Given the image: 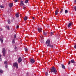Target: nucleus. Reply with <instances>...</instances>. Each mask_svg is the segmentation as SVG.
<instances>
[{"label": "nucleus", "instance_id": "obj_26", "mask_svg": "<svg viewBox=\"0 0 76 76\" xmlns=\"http://www.w3.org/2000/svg\"><path fill=\"white\" fill-rule=\"evenodd\" d=\"M28 1H29V0H26V1H25V3H28Z\"/></svg>", "mask_w": 76, "mask_h": 76}, {"label": "nucleus", "instance_id": "obj_23", "mask_svg": "<svg viewBox=\"0 0 76 76\" xmlns=\"http://www.w3.org/2000/svg\"><path fill=\"white\" fill-rule=\"evenodd\" d=\"M4 64L7 65V61H5V62H4Z\"/></svg>", "mask_w": 76, "mask_h": 76}, {"label": "nucleus", "instance_id": "obj_2", "mask_svg": "<svg viewBox=\"0 0 76 76\" xmlns=\"http://www.w3.org/2000/svg\"><path fill=\"white\" fill-rule=\"evenodd\" d=\"M46 44H47V47H49L51 48H53V45L50 44V40L49 39L47 40L46 42Z\"/></svg>", "mask_w": 76, "mask_h": 76}, {"label": "nucleus", "instance_id": "obj_8", "mask_svg": "<svg viewBox=\"0 0 76 76\" xmlns=\"http://www.w3.org/2000/svg\"><path fill=\"white\" fill-rule=\"evenodd\" d=\"M13 3H10L9 4V7L11 8L12 6H13Z\"/></svg>", "mask_w": 76, "mask_h": 76}, {"label": "nucleus", "instance_id": "obj_9", "mask_svg": "<svg viewBox=\"0 0 76 76\" xmlns=\"http://www.w3.org/2000/svg\"><path fill=\"white\" fill-rule=\"evenodd\" d=\"M42 38H43V36H41V42H42V43L44 42V40H43L42 39Z\"/></svg>", "mask_w": 76, "mask_h": 76}, {"label": "nucleus", "instance_id": "obj_29", "mask_svg": "<svg viewBox=\"0 0 76 76\" xmlns=\"http://www.w3.org/2000/svg\"><path fill=\"white\" fill-rule=\"evenodd\" d=\"M65 13H69V12H68V11H67V10H65Z\"/></svg>", "mask_w": 76, "mask_h": 76}, {"label": "nucleus", "instance_id": "obj_37", "mask_svg": "<svg viewBox=\"0 0 76 76\" xmlns=\"http://www.w3.org/2000/svg\"><path fill=\"white\" fill-rule=\"evenodd\" d=\"M5 68H7V65H6L5 66Z\"/></svg>", "mask_w": 76, "mask_h": 76}, {"label": "nucleus", "instance_id": "obj_34", "mask_svg": "<svg viewBox=\"0 0 76 76\" xmlns=\"http://www.w3.org/2000/svg\"><path fill=\"white\" fill-rule=\"evenodd\" d=\"M71 63V61H69L68 62V65H69Z\"/></svg>", "mask_w": 76, "mask_h": 76}, {"label": "nucleus", "instance_id": "obj_3", "mask_svg": "<svg viewBox=\"0 0 76 76\" xmlns=\"http://www.w3.org/2000/svg\"><path fill=\"white\" fill-rule=\"evenodd\" d=\"M2 53H3V56L4 57L6 56V49L5 48H3L2 50Z\"/></svg>", "mask_w": 76, "mask_h": 76}, {"label": "nucleus", "instance_id": "obj_5", "mask_svg": "<svg viewBox=\"0 0 76 76\" xmlns=\"http://www.w3.org/2000/svg\"><path fill=\"white\" fill-rule=\"evenodd\" d=\"M20 6H23V7H25V5L23 3V1H21L20 2Z\"/></svg>", "mask_w": 76, "mask_h": 76}, {"label": "nucleus", "instance_id": "obj_44", "mask_svg": "<svg viewBox=\"0 0 76 76\" xmlns=\"http://www.w3.org/2000/svg\"><path fill=\"white\" fill-rule=\"evenodd\" d=\"M1 31H3V28H1Z\"/></svg>", "mask_w": 76, "mask_h": 76}, {"label": "nucleus", "instance_id": "obj_41", "mask_svg": "<svg viewBox=\"0 0 76 76\" xmlns=\"http://www.w3.org/2000/svg\"><path fill=\"white\" fill-rule=\"evenodd\" d=\"M35 18H34V17H33L32 18V19H33V20H34Z\"/></svg>", "mask_w": 76, "mask_h": 76}, {"label": "nucleus", "instance_id": "obj_6", "mask_svg": "<svg viewBox=\"0 0 76 76\" xmlns=\"http://www.w3.org/2000/svg\"><path fill=\"white\" fill-rule=\"evenodd\" d=\"M35 62V60L33 59H31L30 60V63L31 64H33Z\"/></svg>", "mask_w": 76, "mask_h": 76}, {"label": "nucleus", "instance_id": "obj_27", "mask_svg": "<svg viewBox=\"0 0 76 76\" xmlns=\"http://www.w3.org/2000/svg\"><path fill=\"white\" fill-rule=\"evenodd\" d=\"M14 39H15L16 38V34H15L14 36Z\"/></svg>", "mask_w": 76, "mask_h": 76}, {"label": "nucleus", "instance_id": "obj_4", "mask_svg": "<svg viewBox=\"0 0 76 76\" xmlns=\"http://www.w3.org/2000/svg\"><path fill=\"white\" fill-rule=\"evenodd\" d=\"M13 66L14 67H15L16 69H18V64L17 63H15L13 64Z\"/></svg>", "mask_w": 76, "mask_h": 76}, {"label": "nucleus", "instance_id": "obj_42", "mask_svg": "<svg viewBox=\"0 0 76 76\" xmlns=\"http://www.w3.org/2000/svg\"><path fill=\"white\" fill-rule=\"evenodd\" d=\"M1 60H2L1 58H0V61H1Z\"/></svg>", "mask_w": 76, "mask_h": 76}, {"label": "nucleus", "instance_id": "obj_18", "mask_svg": "<svg viewBox=\"0 0 76 76\" xmlns=\"http://www.w3.org/2000/svg\"><path fill=\"white\" fill-rule=\"evenodd\" d=\"M12 42L13 44H15V39H14L12 40Z\"/></svg>", "mask_w": 76, "mask_h": 76}, {"label": "nucleus", "instance_id": "obj_13", "mask_svg": "<svg viewBox=\"0 0 76 76\" xmlns=\"http://www.w3.org/2000/svg\"><path fill=\"white\" fill-rule=\"evenodd\" d=\"M42 28H39L38 29V31L39 32H41L42 31Z\"/></svg>", "mask_w": 76, "mask_h": 76}, {"label": "nucleus", "instance_id": "obj_32", "mask_svg": "<svg viewBox=\"0 0 76 76\" xmlns=\"http://www.w3.org/2000/svg\"><path fill=\"white\" fill-rule=\"evenodd\" d=\"M0 73H3V71L1 69H0Z\"/></svg>", "mask_w": 76, "mask_h": 76}, {"label": "nucleus", "instance_id": "obj_28", "mask_svg": "<svg viewBox=\"0 0 76 76\" xmlns=\"http://www.w3.org/2000/svg\"><path fill=\"white\" fill-rule=\"evenodd\" d=\"M17 48L16 47V46H15V51H17L18 50V49H17Z\"/></svg>", "mask_w": 76, "mask_h": 76}, {"label": "nucleus", "instance_id": "obj_25", "mask_svg": "<svg viewBox=\"0 0 76 76\" xmlns=\"http://www.w3.org/2000/svg\"><path fill=\"white\" fill-rule=\"evenodd\" d=\"M8 22L9 24H10V20H8Z\"/></svg>", "mask_w": 76, "mask_h": 76}, {"label": "nucleus", "instance_id": "obj_20", "mask_svg": "<svg viewBox=\"0 0 76 76\" xmlns=\"http://www.w3.org/2000/svg\"><path fill=\"white\" fill-rule=\"evenodd\" d=\"M27 19H28V18L26 16L24 18V20H27Z\"/></svg>", "mask_w": 76, "mask_h": 76}, {"label": "nucleus", "instance_id": "obj_17", "mask_svg": "<svg viewBox=\"0 0 76 76\" xmlns=\"http://www.w3.org/2000/svg\"><path fill=\"white\" fill-rule=\"evenodd\" d=\"M58 11H57V10H56L55 11V15H57L58 14Z\"/></svg>", "mask_w": 76, "mask_h": 76}, {"label": "nucleus", "instance_id": "obj_10", "mask_svg": "<svg viewBox=\"0 0 76 76\" xmlns=\"http://www.w3.org/2000/svg\"><path fill=\"white\" fill-rule=\"evenodd\" d=\"M61 65L63 69H66V67H65V66H64V64H61Z\"/></svg>", "mask_w": 76, "mask_h": 76}, {"label": "nucleus", "instance_id": "obj_33", "mask_svg": "<svg viewBox=\"0 0 76 76\" xmlns=\"http://www.w3.org/2000/svg\"><path fill=\"white\" fill-rule=\"evenodd\" d=\"M74 9L75 10L76 12V6H75L74 7Z\"/></svg>", "mask_w": 76, "mask_h": 76}, {"label": "nucleus", "instance_id": "obj_35", "mask_svg": "<svg viewBox=\"0 0 76 76\" xmlns=\"http://www.w3.org/2000/svg\"><path fill=\"white\" fill-rule=\"evenodd\" d=\"M18 0H15V3H16V2H18Z\"/></svg>", "mask_w": 76, "mask_h": 76}, {"label": "nucleus", "instance_id": "obj_19", "mask_svg": "<svg viewBox=\"0 0 76 76\" xmlns=\"http://www.w3.org/2000/svg\"><path fill=\"white\" fill-rule=\"evenodd\" d=\"M6 27L7 28V29H8V30H9V26H6Z\"/></svg>", "mask_w": 76, "mask_h": 76}, {"label": "nucleus", "instance_id": "obj_36", "mask_svg": "<svg viewBox=\"0 0 76 76\" xmlns=\"http://www.w3.org/2000/svg\"><path fill=\"white\" fill-rule=\"evenodd\" d=\"M23 7V9H24V10H25V9H26V7Z\"/></svg>", "mask_w": 76, "mask_h": 76}, {"label": "nucleus", "instance_id": "obj_24", "mask_svg": "<svg viewBox=\"0 0 76 76\" xmlns=\"http://www.w3.org/2000/svg\"><path fill=\"white\" fill-rule=\"evenodd\" d=\"M25 50L26 51H28V48H25Z\"/></svg>", "mask_w": 76, "mask_h": 76}, {"label": "nucleus", "instance_id": "obj_43", "mask_svg": "<svg viewBox=\"0 0 76 76\" xmlns=\"http://www.w3.org/2000/svg\"><path fill=\"white\" fill-rule=\"evenodd\" d=\"M57 10L58 11V8H57Z\"/></svg>", "mask_w": 76, "mask_h": 76}, {"label": "nucleus", "instance_id": "obj_45", "mask_svg": "<svg viewBox=\"0 0 76 76\" xmlns=\"http://www.w3.org/2000/svg\"><path fill=\"white\" fill-rule=\"evenodd\" d=\"M1 55H0V58H1Z\"/></svg>", "mask_w": 76, "mask_h": 76}, {"label": "nucleus", "instance_id": "obj_15", "mask_svg": "<svg viewBox=\"0 0 76 76\" xmlns=\"http://www.w3.org/2000/svg\"><path fill=\"white\" fill-rule=\"evenodd\" d=\"M47 32L46 31H44L43 32V34L44 35H47Z\"/></svg>", "mask_w": 76, "mask_h": 76}, {"label": "nucleus", "instance_id": "obj_11", "mask_svg": "<svg viewBox=\"0 0 76 76\" xmlns=\"http://www.w3.org/2000/svg\"><path fill=\"white\" fill-rule=\"evenodd\" d=\"M71 63H73V64L75 63V60L74 59H72L71 60Z\"/></svg>", "mask_w": 76, "mask_h": 76}, {"label": "nucleus", "instance_id": "obj_39", "mask_svg": "<svg viewBox=\"0 0 76 76\" xmlns=\"http://www.w3.org/2000/svg\"><path fill=\"white\" fill-rule=\"evenodd\" d=\"M17 28H19V26H16Z\"/></svg>", "mask_w": 76, "mask_h": 76}, {"label": "nucleus", "instance_id": "obj_1", "mask_svg": "<svg viewBox=\"0 0 76 76\" xmlns=\"http://www.w3.org/2000/svg\"><path fill=\"white\" fill-rule=\"evenodd\" d=\"M50 71L51 73H53L55 74V75L57 74H56L57 73V70L54 66H53L52 68L50 69Z\"/></svg>", "mask_w": 76, "mask_h": 76}, {"label": "nucleus", "instance_id": "obj_31", "mask_svg": "<svg viewBox=\"0 0 76 76\" xmlns=\"http://www.w3.org/2000/svg\"><path fill=\"white\" fill-rule=\"evenodd\" d=\"M46 27L48 28H50V26L48 25H46Z\"/></svg>", "mask_w": 76, "mask_h": 76}, {"label": "nucleus", "instance_id": "obj_21", "mask_svg": "<svg viewBox=\"0 0 76 76\" xmlns=\"http://www.w3.org/2000/svg\"><path fill=\"white\" fill-rule=\"evenodd\" d=\"M53 34H54V33H53V32H50V36H52V35H53Z\"/></svg>", "mask_w": 76, "mask_h": 76}, {"label": "nucleus", "instance_id": "obj_7", "mask_svg": "<svg viewBox=\"0 0 76 76\" xmlns=\"http://www.w3.org/2000/svg\"><path fill=\"white\" fill-rule=\"evenodd\" d=\"M22 61V58L20 57H19L18 60V62L20 63Z\"/></svg>", "mask_w": 76, "mask_h": 76}, {"label": "nucleus", "instance_id": "obj_12", "mask_svg": "<svg viewBox=\"0 0 76 76\" xmlns=\"http://www.w3.org/2000/svg\"><path fill=\"white\" fill-rule=\"evenodd\" d=\"M19 13H17L15 15V16L16 18H18V17H19Z\"/></svg>", "mask_w": 76, "mask_h": 76}, {"label": "nucleus", "instance_id": "obj_40", "mask_svg": "<svg viewBox=\"0 0 76 76\" xmlns=\"http://www.w3.org/2000/svg\"><path fill=\"white\" fill-rule=\"evenodd\" d=\"M62 11H63V9H61V13L62 12Z\"/></svg>", "mask_w": 76, "mask_h": 76}, {"label": "nucleus", "instance_id": "obj_30", "mask_svg": "<svg viewBox=\"0 0 76 76\" xmlns=\"http://www.w3.org/2000/svg\"><path fill=\"white\" fill-rule=\"evenodd\" d=\"M0 7H1V8H4V7L2 5H0Z\"/></svg>", "mask_w": 76, "mask_h": 76}, {"label": "nucleus", "instance_id": "obj_46", "mask_svg": "<svg viewBox=\"0 0 76 76\" xmlns=\"http://www.w3.org/2000/svg\"><path fill=\"white\" fill-rule=\"evenodd\" d=\"M75 3H76V0H75Z\"/></svg>", "mask_w": 76, "mask_h": 76}, {"label": "nucleus", "instance_id": "obj_14", "mask_svg": "<svg viewBox=\"0 0 76 76\" xmlns=\"http://www.w3.org/2000/svg\"><path fill=\"white\" fill-rule=\"evenodd\" d=\"M72 25V23L70 22L68 24V28H69V27H70L71 26V25Z\"/></svg>", "mask_w": 76, "mask_h": 76}, {"label": "nucleus", "instance_id": "obj_16", "mask_svg": "<svg viewBox=\"0 0 76 76\" xmlns=\"http://www.w3.org/2000/svg\"><path fill=\"white\" fill-rule=\"evenodd\" d=\"M0 40L1 41V43H3V39L1 38L0 39Z\"/></svg>", "mask_w": 76, "mask_h": 76}, {"label": "nucleus", "instance_id": "obj_22", "mask_svg": "<svg viewBox=\"0 0 76 76\" xmlns=\"http://www.w3.org/2000/svg\"><path fill=\"white\" fill-rule=\"evenodd\" d=\"M45 75L46 76H48V72H46L45 73Z\"/></svg>", "mask_w": 76, "mask_h": 76}, {"label": "nucleus", "instance_id": "obj_38", "mask_svg": "<svg viewBox=\"0 0 76 76\" xmlns=\"http://www.w3.org/2000/svg\"><path fill=\"white\" fill-rule=\"evenodd\" d=\"M74 47L76 49V44L75 45Z\"/></svg>", "mask_w": 76, "mask_h": 76}]
</instances>
